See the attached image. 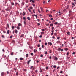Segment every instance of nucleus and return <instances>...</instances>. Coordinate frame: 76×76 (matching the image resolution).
<instances>
[{
	"mask_svg": "<svg viewBox=\"0 0 76 76\" xmlns=\"http://www.w3.org/2000/svg\"><path fill=\"white\" fill-rule=\"evenodd\" d=\"M2 38H5V37H4V35H2Z\"/></svg>",
	"mask_w": 76,
	"mask_h": 76,
	"instance_id": "nucleus-33",
	"label": "nucleus"
},
{
	"mask_svg": "<svg viewBox=\"0 0 76 76\" xmlns=\"http://www.w3.org/2000/svg\"><path fill=\"white\" fill-rule=\"evenodd\" d=\"M3 33H6V32L5 31H3Z\"/></svg>",
	"mask_w": 76,
	"mask_h": 76,
	"instance_id": "nucleus-57",
	"label": "nucleus"
},
{
	"mask_svg": "<svg viewBox=\"0 0 76 76\" xmlns=\"http://www.w3.org/2000/svg\"><path fill=\"white\" fill-rule=\"evenodd\" d=\"M52 38H53V39H54V38H55V37L54 36H53Z\"/></svg>",
	"mask_w": 76,
	"mask_h": 76,
	"instance_id": "nucleus-38",
	"label": "nucleus"
},
{
	"mask_svg": "<svg viewBox=\"0 0 76 76\" xmlns=\"http://www.w3.org/2000/svg\"><path fill=\"white\" fill-rule=\"evenodd\" d=\"M24 36V34H21V35L20 36V38H22V37H23Z\"/></svg>",
	"mask_w": 76,
	"mask_h": 76,
	"instance_id": "nucleus-6",
	"label": "nucleus"
},
{
	"mask_svg": "<svg viewBox=\"0 0 76 76\" xmlns=\"http://www.w3.org/2000/svg\"><path fill=\"white\" fill-rule=\"evenodd\" d=\"M61 51V48H59L58 50V51Z\"/></svg>",
	"mask_w": 76,
	"mask_h": 76,
	"instance_id": "nucleus-12",
	"label": "nucleus"
},
{
	"mask_svg": "<svg viewBox=\"0 0 76 76\" xmlns=\"http://www.w3.org/2000/svg\"><path fill=\"white\" fill-rule=\"evenodd\" d=\"M54 35H57V33H55L54 34Z\"/></svg>",
	"mask_w": 76,
	"mask_h": 76,
	"instance_id": "nucleus-43",
	"label": "nucleus"
},
{
	"mask_svg": "<svg viewBox=\"0 0 76 76\" xmlns=\"http://www.w3.org/2000/svg\"><path fill=\"white\" fill-rule=\"evenodd\" d=\"M15 32L16 34H17L18 33V30L16 29L15 31Z\"/></svg>",
	"mask_w": 76,
	"mask_h": 76,
	"instance_id": "nucleus-13",
	"label": "nucleus"
},
{
	"mask_svg": "<svg viewBox=\"0 0 76 76\" xmlns=\"http://www.w3.org/2000/svg\"><path fill=\"white\" fill-rule=\"evenodd\" d=\"M31 16H35V14L32 15Z\"/></svg>",
	"mask_w": 76,
	"mask_h": 76,
	"instance_id": "nucleus-51",
	"label": "nucleus"
},
{
	"mask_svg": "<svg viewBox=\"0 0 76 76\" xmlns=\"http://www.w3.org/2000/svg\"><path fill=\"white\" fill-rule=\"evenodd\" d=\"M41 57H43V55L41 54L40 55Z\"/></svg>",
	"mask_w": 76,
	"mask_h": 76,
	"instance_id": "nucleus-30",
	"label": "nucleus"
},
{
	"mask_svg": "<svg viewBox=\"0 0 76 76\" xmlns=\"http://www.w3.org/2000/svg\"><path fill=\"white\" fill-rule=\"evenodd\" d=\"M72 5H73V6H75V4H74V3H73V2L72 3Z\"/></svg>",
	"mask_w": 76,
	"mask_h": 76,
	"instance_id": "nucleus-18",
	"label": "nucleus"
},
{
	"mask_svg": "<svg viewBox=\"0 0 76 76\" xmlns=\"http://www.w3.org/2000/svg\"><path fill=\"white\" fill-rule=\"evenodd\" d=\"M4 72H2L1 73V75L2 76H3V75H4Z\"/></svg>",
	"mask_w": 76,
	"mask_h": 76,
	"instance_id": "nucleus-5",
	"label": "nucleus"
},
{
	"mask_svg": "<svg viewBox=\"0 0 76 76\" xmlns=\"http://www.w3.org/2000/svg\"><path fill=\"white\" fill-rule=\"evenodd\" d=\"M49 17H52V15L51 14H50V15H49Z\"/></svg>",
	"mask_w": 76,
	"mask_h": 76,
	"instance_id": "nucleus-34",
	"label": "nucleus"
},
{
	"mask_svg": "<svg viewBox=\"0 0 76 76\" xmlns=\"http://www.w3.org/2000/svg\"><path fill=\"white\" fill-rule=\"evenodd\" d=\"M75 54V52H73L72 53V54Z\"/></svg>",
	"mask_w": 76,
	"mask_h": 76,
	"instance_id": "nucleus-61",
	"label": "nucleus"
},
{
	"mask_svg": "<svg viewBox=\"0 0 76 76\" xmlns=\"http://www.w3.org/2000/svg\"><path fill=\"white\" fill-rule=\"evenodd\" d=\"M32 3H35V1H32Z\"/></svg>",
	"mask_w": 76,
	"mask_h": 76,
	"instance_id": "nucleus-53",
	"label": "nucleus"
},
{
	"mask_svg": "<svg viewBox=\"0 0 76 76\" xmlns=\"http://www.w3.org/2000/svg\"><path fill=\"white\" fill-rule=\"evenodd\" d=\"M48 69V67H47V66H46V69Z\"/></svg>",
	"mask_w": 76,
	"mask_h": 76,
	"instance_id": "nucleus-42",
	"label": "nucleus"
},
{
	"mask_svg": "<svg viewBox=\"0 0 76 76\" xmlns=\"http://www.w3.org/2000/svg\"><path fill=\"white\" fill-rule=\"evenodd\" d=\"M12 37H13L12 36H10V38H12Z\"/></svg>",
	"mask_w": 76,
	"mask_h": 76,
	"instance_id": "nucleus-56",
	"label": "nucleus"
},
{
	"mask_svg": "<svg viewBox=\"0 0 76 76\" xmlns=\"http://www.w3.org/2000/svg\"><path fill=\"white\" fill-rule=\"evenodd\" d=\"M17 4H18V3L15 2V6H16V5H17Z\"/></svg>",
	"mask_w": 76,
	"mask_h": 76,
	"instance_id": "nucleus-27",
	"label": "nucleus"
},
{
	"mask_svg": "<svg viewBox=\"0 0 76 76\" xmlns=\"http://www.w3.org/2000/svg\"><path fill=\"white\" fill-rule=\"evenodd\" d=\"M50 20H53V18H50Z\"/></svg>",
	"mask_w": 76,
	"mask_h": 76,
	"instance_id": "nucleus-44",
	"label": "nucleus"
},
{
	"mask_svg": "<svg viewBox=\"0 0 76 76\" xmlns=\"http://www.w3.org/2000/svg\"><path fill=\"white\" fill-rule=\"evenodd\" d=\"M37 47H40V45L39 44L37 45Z\"/></svg>",
	"mask_w": 76,
	"mask_h": 76,
	"instance_id": "nucleus-24",
	"label": "nucleus"
},
{
	"mask_svg": "<svg viewBox=\"0 0 76 76\" xmlns=\"http://www.w3.org/2000/svg\"><path fill=\"white\" fill-rule=\"evenodd\" d=\"M37 50L36 49L34 50V53H35V52H37Z\"/></svg>",
	"mask_w": 76,
	"mask_h": 76,
	"instance_id": "nucleus-15",
	"label": "nucleus"
},
{
	"mask_svg": "<svg viewBox=\"0 0 76 76\" xmlns=\"http://www.w3.org/2000/svg\"><path fill=\"white\" fill-rule=\"evenodd\" d=\"M31 56H33L34 54L33 53H31Z\"/></svg>",
	"mask_w": 76,
	"mask_h": 76,
	"instance_id": "nucleus-35",
	"label": "nucleus"
},
{
	"mask_svg": "<svg viewBox=\"0 0 76 76\" xmlns=\"http://www.w3.org/2000/svg\"><path fill=\"white\" fill-rule=\"evenodd\" d=\"M23 16H25V13L24 12H23Z\"/></svg>",
	"mask_w": 76,
	"mask_h": 76,
	"instance_id": "nucleus-29",
	"label": "nucleus"
},
{
	"mask_svg": "<svg viewBox=\"0 0 76 76\" xmlns=\"http://www.w3.org/2000/svg\"><path fill=\"white\" fill-rule=\"evenodd\" d=\"M32 5L34 7L35 6V4H33Z\"/></svg>",
	"mask_w": 76,
	"mask_h": 76,
	"instance_id": "nucleus-41",
	"label": "nucleus"
},
{
	"mask_svg": "<svg viewBox=\"0 0 76 76\" xmlns=\"http://www.w3.org/2000/svg\"><path fill=\"white\" fill-rule=\"evenodd\" d=\"M60 39V37H58L57 38V39Z\"/></svg>",
	"mask_w": 76,
	"mask_h": 76,
	"instance_id": "nucleus-52",
	"label": "nucleus"
},
{
	"mask_svg": "<svg viewBox=\"0 0 76 76\" xmlns=\"http://www.w3.org/2000/svg\"><path fill=\"white\" fill-rule=\"evenodd\" d=\"M26 57H28V56H29V54H26Z\"/></svg>",
	"mask_w": 76,
	"mask_h": 76,
	"instance_id": "nucleus-10",
	"label": "nucleus"
},
{
	"mask_svg": "<svg viewBox=\"0 0 76 76\" xmlns=\"http://www.w3.org/2000/svg\"><path fill=\"white\" fill-rule=\"evenodd\" d=\"M67 34H68V35H70V32H67Z\"/></svg>",
	"mask_w": 76,
	"mask_h": 76,
	"instance_id": "nucleus-16",
	"label": "nucleus"
},
{
	"mask_svg": "<svg viewBox=\"0 0 76 76\" xmlns=\"http://www.w3.org/2000/svg\"><path fill=\"white\" fill-rule=\"evenodd\" d=\"M37 25H38V26H39V25H40V23H37Z\"/></svg>",
	"mask_w": 76,
	"mask_h": 76,
	"instance_id": "nucleus-40",
	"label": "nucleus"
},
{
	"mask_svg": "<svg viewBox=\"0 0 76 76\" xmlns=\"http://www.w3.org/2000/svg\"><path fill=\"white\" fill-rule=\"evenodd\" d=\"M24 72H26L27 70L26 69H24Z\"/></svg>",
	"mask_w": 76,
	"mask_h": 76,
	"instance_id": "nucleus-26",
	"label": "nucleus"
},
{
	"mask_svg": "<svg viewBox=\"0 0 76 76\" xmlns=\"http://www.w3.org/2000/svg\"><path fill=\"white\" fill-rule=\"evenodd\" d=\"M40 9H41V11H42V10H43V8H41V7H40Z\"/></svg>",
	"mask_w": 76,
	"mask_h": 76,
	"instance_id": "nucleus-37",
	"label": "nucleus"
},
{
	"mask_svg": "<svg viewBox=\"0 0 76 76\" xmlns=\"http://www.w3.org/2000/svg\"><path fill=\"white\" fill-rule=\"evenodd\" d=\"M69 8V6L67 5V6H66V10L65 9V10H67V9H68Z\"/></svg>",
	"mask_w": 76,
	"mask_h": 76,
	"instance_id": "nucleus-1",
	"label": "nucleus"
},
{
	"mask_svg": "<svg viewBox=\"0 0 76 76\" xmlns=\"http://www.w3.org/2000/svg\"><path fill=\"white\" fill-rule=\"evenodd\" d=\"M12 29H14V26H12Z\"/></svg>",
	"mask_w": 76,
	"mask_h": 76,
	"instance_id": "nucleus-32",
	"label": "nucleus"
},
{
	"mask_svg": "<svg viewBox=\"0 0 76 76\" xmlns=\"http://www.w3.org/2000/svg\"><path fill=\"white\" fill-rule=\"evenodd\" d=\"M36 73H38V71H37V70H36L35 71Z\"/></svg>",
	"mask_w": 76,
	"mask_h": 76,
	"instance_id": "nucleus-55",
	"label": "nucleus"
},
{
	"mask_svg": "<svg viewBox=\"0 0 76 76\" xmlns=\"http://www.w3.org/2000/svg\"><path fill=\"white\" fill-rule=\"evenodd\" d=\"M23 19H24V20H25V19H26V18H25V17H24L23 18Z\"/></svg>",
	"mask_w": 76,
	"mask_h": 76,
	"instance_id": "nucleus-46",
	"label": "nucleus"
},
{
	"mask_svg": "<svg viewBox=\"0 0 76 76\" xmlns=\"http://www.w3.org/2000/svg\"><path fill=\"white\" fill-rule=\"evenodd\" d=\"M61 51H63V49H61Z\"/></svg>",
	"mask_w": 76,
	"mask_h": 76,
	"instance_id": "nucleus-50",
	"label": "nucleus"
},
{
	"mask_svg": "<svg viewBox=\"0 0 76 76\" xmlns=\"http://www.w3.org/2000/svg\"><path fill=\"white\" fill-rule=\"evenodd\" d=\"M7 74H9V71H7Z\"/></svg>",
	"mask_w": 76,
	"mask_h": 76,
	"instance_id": "nucleus-63",
	"label": "nucleus"
},
{
	"mask_svg": "<svg viewBox=\"0 0 76 76\" xmlns=\"http://www.w3.org/2000/svg\"><path fill=\"white\" fill-rule=\"evenodd\" d=\"M22 4L23 5H24V2H22Z\"/></svg>",
	"mask_w": 76,
	"mask_h": 76,
	"instance_id": "nucleus-59",
	"label": "nucleus"
},
{
	"mask_svg": "<svg viewBox=\"0 0 76 76\" xmlns=\"http://www.w3.org/2000/svg\"><path fill=\"white\" fill-rule=\"evenodd\" d=\"M11 4L12 6H14L15 4L13 2H11Z\"/></svg>",
	"mask_w": 76,
	"mask_h": 76,
	"instance_id": "nucleus-7",
	"label": "nucleus"
},
{
	"mask_svg": "<svg viewBox=\"0 0 76 76\" xmlns=\"http://www.w3.org/2000/svg\"><path fill=\"white\" fill-rule=\"evenodd\" d=\"M45 54H47V52L46 51L45 52Z\"/></svg>",
	"mask_w": 76,
	"mask_h": 76,
	"instance_id": "nucleus-36",
	"label": "nucleus"
},
{
	"mask_svg": "<svg viewBox=\"0 0 76 76\" xmlns=\"http://www.w3.org/2000/svg\"><path fill=\"white\" fill-rule=\"evenodd\" d=\"M60 73H63V71H61L60 72Z\"/></svg>",
	"mask_w": 76,
	"mask_h": 76,
	"instance_id": "nucleus-31",
	"label": "nucleus"
},
{
	"mask_svg": "<svg viewBox=\"0 0 76 76\" xmlns=\"http://www.w3.org/2000/svg\"><path fill=\"white\" fill-rule=\"evenodd\" d=\"M42 35H40L39 36V38H41L42 37Z\"/></svg>",
	"mask_w": 76,
	"mask_h": 76,
	"instance_id": "nucleus-48",
	"label": "nucleus"
},
{
	"mask_svg": "<svg viewBox=\"0 0 76 76\" xmlns=\"http://www.w3.org/2000/svg\"><path fill=\"white\" fill-rule=\"evenodd\" d=\"M42 31H43V32H44V29H43V28H42Z\"/></svg>",
	"mask_w": 76,
	"mask_h": 76,
	"instance_id": "nucleus-45",
	"label": "nucleus"
},
{
	"mask_svg": "<svg viewBox=\"0 0 76 76\" xmlns=\"http://www.w3.org/2000/svg\"><path fill=\"white\" fill-rule=\"evenodd\" d=\"M42 48H44V45H42Z\"/></svg>",
	"mask_w": 76,
	"mask_h": 76,
	"instance_id": "nucleus-39",
	"label": "nucleus"
},
{
	"mask_svg": "<svg viewBox=\"0 0 76 76\" xmlns=\"http://www.w3.org/2000/svg\"><path fill=\"white\" fill-rule=\"evenodd\" d=\"M24 25H26V22H25V21H24Z\"/></svg>",
	"mask_w": 76,
	"mask_h": 76,
	"instance_id": "nucleus-28",
	"label": "nucleus"
},
{
	"mask_svg": "<svg viewBox=\"0 0 76 76\" xmlns=\"http://www.w3.org/2000/svg\"><path fill=\"white\" fill-rule=\"evenodd\" d=\"M16 28L17 29H18V30H19V29H20V27H19V26H18L16 27Z\"/></svg>",
	"mask_w": 76,
	"mask_h": 76,
	"instance_id": "nucleus-2",
	"label": "nucleus"
},
{
	"mask_svg": "<svg viewBox=\"0 0 76 76\" xmlns=\"http://www.w3.org/2000/svg\"><path fill=\"white\" fill-rule=\"evenodd\" d=\"M49 53H51V50H50V51Z\"/></svg>",
	"mask_w": 76,
	"mask_h": 76,
	"instance_id": "nucleus-60",
	"label": "nucleus"
},
{
	"mask_svg": "<svg viewBox=\"0 0 76 76\" xmlns=\"http://www.w3.org/2000/svg\"><path fill=\"white\" fill-rule=\"evenodd\" d=\"M7 34H9V30H7Z\"/></svg>",
	"mask_w": 76,
	"mask_h": 76,
	"instance_id": "nucleus-23",
	"label": "nucleus"
},
{
	"mask_svg": "<svg viewBox=\"0 0 76 76\" xmlns=\"http://www.w3.org/2000/svg\"><path fill=\"white\" fill-rule=\"evenodd\" d=\"M23 58H20V60H23Z\"/></svg>",
	"mask_w": 76,
	"mask_h": 76,
	"instance_id": "nucleus-19",
	"label": "nucleus"
},
{
	"mask_svg": "<svg viewBox=\"0 0 76 76\" xmlns=\"http://www.w3.org/2000/svg\"><path fill=\"white\" fill-rule=\"evenodd\" d=\"M69 13H71V12H72V11H71V10L69 11Z\"/></svg>",
	"mask_w": 76,
	"mask_h": 76,
	"instance_id": "nucleus-64",
	"label": "nucleus"
},
{
	"mask_svg": "<svg viewBox=\"0 0 76 76\" xmlns=\"http://www.w3.org/2000/svg\"><path fill=\"white\" fill-rule=\"evenodd\" d=\"M58 23V22H56L54 23V24H55V25H57V24Z\"/></svg>",
	"mask_w": 76,
	"mask_h": 76,
	"instance_id": "nucleus-25",
	"label": "nucleus"
},
{
	"mask_svg": "<svg viewBox=\"0 0 76 76\" xmlns=\"http://www.w3.org/2000/svg\"><path fill=\"white\" fill-rule=\"evenodd\" d=\"M53 34H54V33H52L51 34V35H53Z\"/></svg>",
	"mask_w": 76,
	"mask_h": 76,
	"instance_id": "nucleus-58",
	"label": "nucleus"
},
{
	"mask_svg": "<svg viewBox=\"0 0 76 76\" xmlns=\"http://www.w3.org/2000/svg\"><path fill=\"white\" fill-rule=\"evenodd\" d=\"M7 26L8 28H9V24H7Z\"/></svg>",
	"mask_w": 76,
	"mask_h": 76,
	"instance_id": "nucleus-22",
	"label": "nucleus"
},
{
	"mask_svg": "<svg viewBox=\"0 0 76 76\" xmlns=\"http://www.w3.org/2000/svg\"><path fill=\"white\" fill-rule=\"evenodd\" d=\"M57 67V66L56 65H54L53 66V68L54 69H56V68Z\"/></svg>",
	"mask_w": 76,
	"mask_h": 76,
	"instance_id": "nucleus-11",
	"label": "nucleus"
},
{
	"mask_svg": "<svg viewBox=\"0 0 76 76\" xmlns=\"http://www.w3.org/2000/svg\"><path fill=\"white\" fill-rule=\"evenodd\" d=\"M30 61H31V60L30 59L29 60V61L27 62V64H29V63H30Z\"/></svg>",
	"mask_w": 76,
	"mask_h": 76,
	"instance_id": "nucleus-9",
	"label": "nucleus"
},
{
	"mask_svg": "<svg viewBox=\"0 0 76 76\" xmlns=\"http://www.w3.org/2000/svg\"><path fill=\"white\" fill-rule=\"evenodd\" d=\"M54 27H52V30H53V29H54Z\"/></svg>",
	"mask_w": 76,
	"mask_h": 76,
	"instance_id": "nucleus-54",
	"label": "nucleus"
},
{
	"mask_svg": "<svg viewBox=\"0 0 76 76\" xmlns=\"http://www.w3.org/2000/svg\"><path fill=\"white\" fill-rule=\"evenodd\" d=\"M32 67H33V66H32L30 68V69H32Z\"/></svg>",
	"mask_w": 76,
	"mask_h": 76,
	"instance_id": "nucleus-62",
	"label": "nucleus"
},
{
	"mask_svg": "<svg viewBox=\"0 0 76 76\" xmlns=\"http://www.w3.org/2000/svg\"><path fill=\"white\" fill-rule=\"evenodd\" d=\"M50 26H51V27L53 26V24H50Z\"/></svg>",
	"mask_w": 76,
	"mask_h": 76,
	"instance_id": "nucleus-21",
	"label": "nucleus"
},
{
	"mask_svg": "<svg viewBox=\"0 0 76 76\" xmlns=\"http://www.w3.org/2000/svg\"><path fill=\"white\" fill-rule=\"evenodd\" d=\"M69 52H68V53H67L66 54V55H67V56H68V55H69Z\"/></svg>",
	"mask_w": 76,
	"mask_h": 76,
	"instance_id": "nucleus-47",
	"label": "nucleus"
},
{
	"mask_svg": "<svg viewBox=\"0 0 76 76\" xmlns=\"http://www.w3.org/2000/svg\"><path fill=\"white\" fill-rule=\"evenodd\" d=\"M41 35H44V32H41Z\"/></svg>",
	"mask_w": 76,
	"mask_h": 76,
	"instance_id": "nucleus-20",
	"label": "nucleus"
},
{
	"mask_svg": "<svg viewBox=\"0 0 76 76\" xmlns=\"http://www.w3.org/2000/svg\"><path fill=\"white\" fill-rule=\"evenodd\" d=\"M48 45H50V44L51 45H52V43L50 42H48Z\"/></svg>",
	"mask_w": 76,
	"mask_h": 76,
	"instance_id": "nucleus-3",
	"label": "nucleus"
},
{
	"mask_svg": "<svg viewBox=\"0 0 76 76\" xmlns=\"http://www.w3.org/2000/svg\"><path fill=\"white\" fill-rule=\"evenodd\" d=\"M55 60H58V58H57V57H56L55 58Z\"/></svg>",
	"mask_w": 76,
	"mask_h": 76,
	"instance_id": "nucleus-17",
	"label": "nucleus"
},
{
	"mask_svg": "<svg viewBox=\"0 0 76 76\" xmlns=\"http://www.w3.org/2000/svg\"><path fill=\"white\" fill-rule=\"evenodd\" d=\"M27 19L28 20H30V18L29 17H27Z\"/></svg>",
	"mask_w": 76,
	"mask_h": 76,
	"instance_id": "nucleus-14",
	"label": "nucleus"
},
{
	"mask_svg": "<svg viewBox=\"0 0 76 76\" xmlns=\"http://www.w3.org/2000/svg\"><path fill=\"white\" fill-rule=\"evenodd\" d=\"M22 24L20 23H19L18 24V26H22Z\"/></svg>",
	"mask_w": 76,
	"mask_h": 76,
	"instance_id": "nucleus-4",
	"label": "nucleus"
},
{
	"mask_svg": "<svg viewBox=\"0 0 76 76\" xmlns=\"http://www.w3.org/2000/svg\"><path fill=\"white\" fill-rule=\"evenodd\" d=\"M69 50V49H68V48H66L65 49V51H68V50Z\"/></svg>",
	"mask_w": 76,
	"mask_h": 76,
	"instance_id": "nucleus-8",
	"label": "nucleus"
},
{
	"mask_svg": "<svg viewBox=\"0 0 76 76\" xmlns=\"http://www.w3.org/2000/svg\"><path fill=\"white\" fill-rule=\"evenodd\" d=\"M16 75L17 76H18V72H16Z\"/></svg>",
	"mask_w": 76,
	"mask_h": 76,
	"instance_id": "nucleus-49",
	"label": "nucleus"
}]
</instances>
